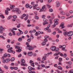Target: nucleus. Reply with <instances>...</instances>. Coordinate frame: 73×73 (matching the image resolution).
Wrapping results in <instances>:
<instances>
[{
    "mask_svg": "<svg viewBox=\"0 0 73 73\" xmlns=\"http://www.w3.org/2000/svg\"><path fill=\"white\" fill-rule=\"evenodd\" d=\"M44 42H47L48 41V40L46 38H44Z\"/></svg>",
    "mask_w": 73,
    "mask_h": 73,
    "instance_id": "nucleus-57",
    "label": "nucleus"
},
{
    "mask_svg": "<svg viewBox=\"0 0 73 73\" xmlns=\"http://www.w3.org/2000/svg\"><path fill=\"white\" fill-rule=\"evenodd\" d=\"M36 33H37L38 35H40V31H38V32H36Z\"/></svg>",
    "mask_w": 73,
    "mask_h": 73,
    "instance_id": "nucleus-35",
    "label": "nucleus"
},
{
    "mask_svg": "<svg viewBox=\"0 0 73 73\" xmlns=\"http://www.w3.org/2000/svg\"><path fill=\"white\" fill-rule=\"evenodd\" d=\"M46 42H43L41 43V45L42 46H45L46 45Z\"/></svg>",
    "mask_w": 73,
    "mask_h": 73,
    "instance_id": "nucleus-18",
    "label": "nucleus"
},
{
    "mask_svg": "<svg viewBox=\"0 0 73 73\" xmlns=\"http://www.w3.org/2000/svg\"><path fill=\"white\" fill-rule=\"evenodd\" d=\"M38 6V4H34L33 5V9H36V7Z\"/></svg>",
    "mask_w": 73,
    "mask_h": 73,
    "instance_id": "nucleus-5",
    "label": "nucleus"
},
{
    "mask_svg": "<svg viewBox=\"0 0 73 73\" xmlns=\"http://www.w3.org/2000/svg\"><path fill=\"white\" fill-rule=\"evenodd\" d=\"M67 26L68 27H72V25L71 24H70V25H67Z\"/></svg>",
    "mask_w": 73,
    "mask_h": 73,
    "instance_id": "nucleus-51",
    "label": "nucleus"
},
{
    "mask_svg": "<svg viewBox=\"0 0 73 73\" xmlns=\"http://www.w3.org/2000/svg\"><path fill=\"white\" fill-rule=\"evenodd\" d=\"M60 13L61 14V15H62L63 16L65 15V12H64L62 11H60Z\"/></svg>",
    "mask_w": 73,
    "mask_h": 73,
    "instance_id": "nucleus-7",
    "label": "nucleus"
},
{
    "mask_svg": "<svg viewBox=\"0 0 73 73\" xmlns=\"http://www.w3.org/2000/svg\"><path fill=\"white\" fill-rule=\"evenodd\" d=\"M15 59V58L14 57H13L11 58V61H13Z\"/></svg>",
    "mask_w": 73,
    "mask_h": 73,
    "instance_id": "nucleus-33",
    "label": "nucleus"
},
{
    "mask_svg": "<svg viewBox=\"0 0 73 73\" xmlns=\"http://www.w3.org/2000/svg\"><path fill=\"white\" fill-rule=\"evenodd\" d=\"M69 13H70L71 14H72V13H73V11L72 10H70L69 11Z\"/></svg>",
    "mask_w": 73,
    "mask_h": 73,
    "instance_id": "nucleus-54",
    "label": "nucleus"
},
{
    "mask_svg": "<svg viewBox=\"0 0 73 73\" xmlns=\"http://www.w3.org/2000/svg\"><path fill=\"white\" fill-rule=\"evenodd\" d=\"M13 48L12 47H11L8 50L7 52L9 53H11L12 52V50L11 49H12Z\"/></svg>",
    "mask_w": 73,
    "mask_h": 73,
    "instance_id": "nucleus-8",
    "label": "nucleus"
},
{
    "mask_svg": "<svg viewBox=\"0 0 73 73\" xmlns=\"http://www.w3.org/2000/svg\"><path fill=\"white\" fill-rule=\"evenodd\" d=\"M61 19H65V17L64 16H62L60 17Z\"/></svg>",
    "mask_w": 73,
    "mask_h": 73,
    "instance_id": "nucleus-58",
    "label": "nucleus"
},
{
    "mask_svg": "<svg viewBox=\"0 0 73 73\" xmlns=\"http://www.w3.org/2000/svg\"><path fill=\"white\" fill-rule=\"evenodd\" d=\"M26 45H27V46H26V48L27 49V48H28L29 47V46H30V45H29V43L27 42L26 43Z\"/></svg>",
    "mask_w": 73,
    "mask_h": 73,
    "instance_id": "nucleus-17",
    "label": "nucleus"
},
{
    "mask_svg": "<svg viewBox=\"0 0 73 73\" xmlns=\"http://www.w3.org/2000/svg\"><path fill=\"white\" fill-rule=\"evenodd\" d=\"M41 66L42 68H45V66L44 64H41Z\"/></svg>",
    "mask_w": 73,
    "mask_h": 73,
    "instance_id": "nucleus-37",
    "label": "nucleus"
},
{
    "mask_svg": "<svg viewBox=\"0 0 73 73\" xmlns=\"http://www.w3.org/2000/svg\"><path fill=\"white\" fill-rule=\"evenodd\" d=\"M21 24H18L17 26V28H20V25H21Z\"/></svg>",
    "mask_w": 73,
    "mask_h": 73,
    "instance_id": "nucleus-47",
    "label": "nucleus"
},
{
    "mask_svg": "<svg viewBox=\"0 0 73 73\" xmlns=\"http://www.w3.org/2000/svg\"><path fill=\"white\" fill-rule=\"evenodd\" d=\"M64 23H62L61 24L60 26V27H61L62 29V28L63 29L64 28H65V27L64 26Z\"/></svg>",
    "mask_w": 73,
    "mask_h": 73,
    "instance_id": "nucleus-9",
    "label": "nucleus"
},
{
    "mask_svg": "<svg viewBox=\"0 0 73 73\" xmlns=\"http://www.w3.org/2000/svg\"><path fill=\"white\" fill-rule=\"evenodd\" d=\"M4 67L5 69H8V66H7L6 65L4 66Z\"/></svg>",
    "mask_w": 73,
    "mask_h": 73,
    "instance_id": "nucleus-39",
    "label": "nucleus"
},
{
    "mask_svg": "<svg viewBox=\"0 0 73 73\" xmlns=\"http://www.w3.org/2000/svg\"><path fill=\"white\" fill-rule=\"evenodd\" d=\"M48 37H49V36H44L45 38H46H46H48Z\"/></svg>",
    "mask_w": 73,
    "mask_h": 73,
    "instance_id": "nucleus-55",
    "label": "nucleus"
},
{
    "mask_svg": "<svg viewBox=\"0 0 73 73\" xmlns=\"http://www.w3.org/2000/svg\"><path fill=\"white\" fill-rule=\"evenodd\" d=\"M13 17L14 19H17V16L16 15H14L13 16Z\"/></svg>",
    "mask_w": 73,
    "mask_h": 73,
    "instance_id": "nucleus-40",
    "label": "nucleus"
},
{
    "mask_svg": "<svg viewBox=\"0 0 73 73\" xmlns=\"http://www.w3.org/2000/svg\"><path fill=\"white\" fill-rule=\"evenodd\" d=\"M35 18L36 19V20H38V19H39V17L36 15L35 16Z\"/></svg>",
    "mask_w": 73,
    "mask_h": 73,
    "instance_id": "nucleus-24",
    "label": "nucleus"
},
{
    "mask_svg": "<svg viewBox=\"0 0 73 73\" xmlns=\"http://www.w3.org/2000/svg\"><path fill=\"white\" fill-rule=\"evenodd\" d=\"M58 69H59L60 70H62V68L60 66H59L58 67Z\"/></svg>",
    "mask_w": 73,
    "mask_h": 73,
    "instance_id": "nucleus-27",
    "label": "nucleus"
},
{
    "mask_svg": "<svg viewBox=\"0 0 73 73\" xmlns=\"http://www.w3.org/2000/svg\"><path fill=\"white\" fill-rule=\"evenodd\" d=\"M50 49L52 51H55L56 47V46H52L50 48Z\"/></svg>",
    "mask_w": 73,
    "mask_h": 73,
    "instance_id": "nucleus-4",
    "label": "nucleus"
},
{
    "mask_svg": "<svg viewBox=\"0 0 73 73\" xmlns=\"http://www.w3.org/2000/svg\"><path fill=\"white\" fill-rule=\"evenodd\" d=\"M29 6V5L28 4H27L26 5V7H27V8H28Z\"/></svg>",
    "mask_w": 73,
    "mask_h": 73,
    "instance_id": "nucleus-53",
    "label": "nucleus"
},
{
    "mask_svg": "<svg viewBox=\"0 0 73 73\" xmlns=\"http://www.w3.org/2000/svg\"><path fill=\"white\" fill-rule=\"evenodd\" d=\"M47 7L48 8H50V7H51V6H50V5H47Z\"/></svg>",
    "mask_w": 73,
    "mask_h": 73,
    "instance_id": "nucleus-59",
    "label": "nucleus"
},
{
    "mask_svg": "<svg viewBox=\"0 0 73 73\" xmlns=\"http://www.w3.org/2000/svg\"><path fill=\"white\" fill-rule=\"evenodd\" d=\"M33 49H34V48H33V47L32 46L29 47L28 48V49L29 50H32Z\"/></svg>",
    "mask_w": 73,
    "mask_h": 73,
    "instance_id": "nucleus-11",
    "label": "nucleus"
},
{
    "mask_svg": "<svg viewBox=\"0 0 73 73\" xmlns=\"http://www.w3.org/2000/svg\"><path fill=\"white\" fill-rule=\"evenodd\" d=\"M58 22H54V24L55 25H58Z\"/></svg>",
    "mask_w": 73,
    "mask_h": 73,
    "instance_id": "nucleus-61",
    "label": "nucleus"
},
{
    "mask_svg": "<svg viewBox=\"0 0 73 73\" xmlns=\"http://www.w3.org/2000/svg\"><path fill=\"white\" fill-rule=\"evenodd\" d=\"M44 68L45 69H48V68H50V66H45Z\"/></svg>",
    "mask_w": 73,
    "mask_h": 73,
    "instance_id": "nucleus-43",
    "label": "nucleus"
},
{
    "mask_svg": "<svg viewBox=\"0 0 73 73\" xmlns=\"http://www.w3.org/2000/svg\"><path fill=\"white\" fill-rule=\"evenodd\" d=\"M46 24H48V22H45L43 23V25H45Z\"/></svg>",
    "mask_w": 73,
    "mask_h": 73,
    "instance_id": "nucleus-31",
    "label": "nucleus"
},
{
    "mask_svg": "<svg viewBox=\"0 0 73 73\" xmlns=\"http://www.w3.org/2000/svg\"><path fill=\"white\" fill-rule=\"evenodd\" d=\"M59 6H60V2H57L56 3V7L57 8V7H59Z\"/></svg>",
    "mask_w": 73,
    "mask_h": 73,
    "instance_id": "nucleus-14",
    "label": "nucleus"
},
{
    "mask_svg": "<svg viewBox=\"0 0 73 73\" xmlns=\"http://www.w3.org/2000/svg\"><path fill=\"white\" fill-rule=\"evenodd\" d=\"M58 54H60V53H56L54 54V56H57V55H58Z\"/></svg>",
    "mask_w": 73,
    "mask_h": 73,
    "instance_id": "nucleus-30",
    "label": "nucleus"
},
{
    "mask_svg": "<svg viewBox=\"0 0 73 73\" xmlns=\"http://www.w3.org/2000/svg\"><path fill=\"white\" fill-rule=\"evenodd\" d=\"M28 68L29 70H32V68L31 66H29L28 67Z\"/></svg>",
    "mask_w": 73,
    "mask_h": 73,
    "instance_id": "nucleus-32",
    "label": "nucleus"
},
{
    "mask_svg": "<svg viewBox=\"0 0 73 73\" xmlns=\"http://www.w3.org/2000/svg\"><path fill=\"white\" fill-rule=\"evenodd\" d=\"M3 31H5L4 28L3 27V26H1L0 27V33H3Z\"/></svg>",
    "mask_w": 73,
    "mask_h": 73,
    "instance_id": "nucleus-2",
    "label": "nucleus"
},
{
    "mask_svg": "<svg viewBox=\"0 0 73 73\" xmlns=\"http://www.w3.org/2000/svg\"><path fill=\"white\" fill-rule=\"evenodd\" d=\"M66 15L67 17H69V16H70V14L68 13H66Z\"/></svg>",
    "mask_w": 73,
    "mask_h": 73,
    "instance_id": "nucleus-25",
    "label": "nucleus"
},
{
    "mask_svg": "<svg viewBox=\"0 0 73 73\" xmlns=\"http://www.w3.org/2000/svg\"><path fill=\"white\" fill-rule=\"evenodd\" d=\"M4 57H7V54H4Z\"/></svg>",
    "mask_w": 73,
    "mask_h": 73,
    "instance_id": "nucleus-63",
    "label": "nucleus"
},
{
    "mask_svg": "<svg viewBox=\"0 0 73 73\" xmlns=\"http://www.w3.org/2000/svg\"><path fill=\"white\" fill-rule=\"evenodd\" d=\"M44 11V12L45 11V10H44L42 8L40 10V11H39V12H42V11Z\"/></svg>",
    "mask_w": 73,
    "mask_h": 73,
    "instance_id": "nucleus-29",
    "label": "nucleus"
},
{
    "mask_svg": "<svg viewBox=\"0 0 73 73\" xmlns=\"http://www.w3.org/2000/svg\"><path fill=\"white\" fill-rule=\"evenodd\" d=\"M59 48H57L55 49V52H58V51L59 50Z\"/></svg>",
    "mask_w": 73,
    "mask_h": 73,
    "instance_id": "nucleus-41",
    "label": "nucleus"
},
{
    "mask_svg": "<svg viewBox=\"0 0 73 73\" xmlns=\"http://www.w3.org/2000/svg\"><path fill=\"white\" fill-rule=\"evenodd\" d=\"M18 40L19 41H21L22 40V38H18Z\"/></svg>",
    "mask_w": 73,
    "mask_h": 73,
    "instance_id": "nucleus-48",
    "label": "nucleus"
},
{
    "mask_svg": "<svg viewBox=\"0 0 73 73\" xmlns=\"http://www.w3.org/2000/svg\"><path fill=\"white\" fill-rule=\"evenodd\" d=\"M58 19H56L54 20V22H58Z\"/></svg>",
    "mask_w": 73,
    "mask_h": 73,
    "instance_id": "nucleus-38",
    "label": "nucleus"
},
{
    "mask_svg": "<svg viewBox=\"0 0 73 73\" xmlns=\"http://www.w3.org/2000/svg\"><path fill=\"white\" fill-rule=\"evenodd\" d=\"M45 7L46 6L45 5H44L42 7V8L44 10L45 9Z\"/></svg>",
    "mask_w": 73,
    "mask_h": 73,
    "instance_id": "nucleus-62",
    "label": "nucleus"
},
{
    "mask_svg": "<svg viewBox=\"0 0 73 73\" xmlns=\"http://www.w3.org/2000/svg\"><path fill=\"white\" fill-rule=\"evenodd\" d=\"M68 73H73V70H70Z\"/></svg>",
    "mask_w": 73,
    "mask_h": 73,
    "instance_id": "nucleus-49",
    "label": "nucleus"
},
{
    "mask_svg": "<svg viewBox=\"0 0 73 73\" xmlns=\"http://www.w3.org/2000/svg\"><path fill=\"white\" fill-rule=\"evenodd\" d=\"M49 11L50 12H53V9H49Z\"/></svg>",
    "mask_w": 73,
    "mask_h": 73,
    "instance_id": "nucleus-46",
    "label": "nucleus"
},
{
    "mask_svg": "<svg viewBox=\"0 0 73 73\" xmlns=\"http://www.w3.org/2000/svg\"><path fill=\"white\" fill-rule=\"evenodd\" d=\"M36 8V10H37V11H39V10L40 9V8L39 7H37Z\"/></svg>",
    "mask_w": 73,
    "mask_h": 73,
    "instance_id": "nucleus-60",
    "label": "nucleus"
},
{
    "mask_svg": "<svg viewBox=\"0 0 73 73\" xmlns=\"http://www.w3.org/2000/svg\"><path fill=\"white\" fill-rule=\"evenodd\" d=\"M45 15H43L42 16V19H44V18H45Z\"/></svg>",
    "mask_w": 73,
    "mask_h": 73,
    "instance_id": "nucleus-50",
    "label": "nucleus"
},
{
    "mask_svg": "<svg viewBox=\"0 0 73 73\" xmlns=\"http://www.w3.org/2000/svg\"><path fill=\"white\" fill-rule=\"evenodd\" d=\"M46 56H43L42 58V60L43 61H45V60H46Z\"/></svg>",
    "mask_w": 73,
    "mask_h": 73,
    "instance_id": "nucleus-16",
    "label": "nucleus"
},
{
    "mask_svg": "<svg viewBox=\"0 0 73 73\" xmlns=\"http://www.w3.org/2000/svg\"><path fill=\"white\" fill-rule=\"evenodd\" d=\"M14 42H15V40H13L11 42V44H14Z\"/></svg>",
    "mask_w": 73,
    "mask_h": 73,
    "instance_id": "nucleus-64",
    "label": "nucleus"
},
{
    "mask_svg": "<svg viewBox=\"0 0 73 73\" xmlns=\"http://www.w3.org/2000/svg\"><path fill=\"white\" fill-rule=\"evenodd\" d=\"M63 47L66 48V46H65V45H63V46L59 45V48H60V49H61V48H63Z\"/></svg>",
    "mask_w": 73,
    "mask_h": 73,
    "instance_id": "nucleus-15",
    "label": "nucleus"
},
{
    "mask_svg": "<svg viewBox=\"0 0 73 73\" xmlns=\"http://www.w3.org/2000/svg\"><path fill=\"white\" fill-rule=\"evenodd\" d=\"M27 54L29 56H32L33 55V52H28Z\"/></svg>",
    "mask_w": 73,
    "mask_h": 73,
    "instance_id": "nucleus-6",
    "label": "nucleus"
},
{
    "mask_svg": "<svg viewBox=\"0 0 73 73\" xmlns=\"http://www.w3.org/2000/svg\"><path fill=\"white\" fill-rule=\"evenodd\" d=\"M11 31L13 33V35H14V36H15V31L13 30H11Z\"/></svg>",
    "mask_w": 73,
    "mask_h": 73,
    "instance_id": "nucleus-28",
    "label": "nucleus"
},
{
    "mask_svg": "<svg viewBox=\"0 0 73 73\" xmlns=\"http://www.w3.org/2000/svg\"><path fill=\"white\" fill-rule=\"evenodd\" d=\"M18 30L20 32V33H21V34H23L24 33L22 31H21L20 29H18Z\"/></svg>",
    "mask_w": 73,
    "mask_h": 73,
    "instance_id": "nucleus-36",
    "label": "nucleus"
},
{
    "mask_svg": "<svg viewBox=\"0 0 73 73\" xmlns=\"http://www.w3.org/2000/svg\"><path fill=\"white\" fill-rule=\"evenodd\" d=\"M37 11H35L34 12V14L35 16H37Z\"/></svg>",
    "mask_w": 73,
    "mask_h": 73,
    "instance_id": "nucleus-42",
    "label": "nucleus"
},
{
    "mask_svg": "<svg viewBox=\"0 0 73 73\" xmlns=\"http://www.w3.org/2000/svg\"><path fill=\"white\" fill-rule=\"evenodd\" d=\"M0 73H4V71L2 70V69H1L0 67Z\"/></svg>",
    "mask_w": 73,
    "mask_h": 73,
    "instance_id": "nucleus-34",
    "label": "nucleus"
},
{
    "mask_svg": "<svg viewBox=\"0 0 73 73\" xmlns=\"http://www.w3.org/2000/svg\"><path fill=\"white\" fill-rule=\"evenodd\" d=\"M68 3H69L70 4H72V1L71 0H69L68 1Z\"/></svg>",
    "mask_w": 73,
    "mask_h": 73,
    "instance_id": "nucleus-45",
    "label": "nucleus"
},
{
    "mask_svg": "<svg viewBox=\"0 0 73 73\" xmlns=\"http://www.w3.org/2000/svg\"><path fill=\"white\" fill-rule=\"evenodd\" d=\"M63 35L66 37L68 36V33L67 32H65L63 33Z\"/></svg>",
    "mask_w": 73,
    "mask_h": 73,
    "instance_id": "nucleus-12",
    "label": "nucleus"
},
{
    "mask_svg": "<svg viewBox=\"0 0 73 73\" xmlns=\"http://www.w3.org/2000/svg\"><path fill=\"white\" fill-rule=\"evenodd\" d=\"M18 9L17 8H15L12 11L13 13L14 12H17V10Z\"/></svg>",
    "mask_w": 73,
    "mask_h": 73,
    "instance_id": "nucleus-10",
    "label": "nucleus"
},
{
    "mask_svg": "<svg viewBox=\"0 0 73 73\" xmlns=\"http://www.w3.org/2000/svg\"><path fill=\"white\" fill-rule=\"evenodd\" d=\"M10 59H6L5 60L6 62L7 63V62H9V61H10Z\"/></svg>",
    "mask_w": 73,
    "mask_h": 73,
    "instance_id": "nucleus-21",
    "label": "nucleus"
},
{
    "mask_svg": "<svg viewBox=\"0 0 73 73\" xmlns=\"http://www.w3.org/2000/svg\"><path fill=\"white\" fill-rule=\"evenodd\" d=\"M17 13H18V14H20V13H21V11L19 9H18L17 11Z\"/></svg>",
    "mask_w": 73,
    "mask_h": 73,
    "instance_id": "nucleus-19",
    "label": "nucleus"
},
{
    "mask_svg": "<svg viewBox=\"0 0 73 73\" xmlns=\"http://www.w3.org/2000/svg\"><path fill=\"white\" fill-rule=\"evenodd\" d=\"M5 15H8V13H9L8 11L7 10H5Z\"/></svg>",
    "mask_w": 73,
    "mask_h": 73,
    "instance_id": "nucleus-22",
    "label": "nucleus"
},
{
    "mask_svg": "<svg viewBox=\"0 0 73 73\" xmlns=\"http://www.w3.org/2000/svg\"><path fill=\"white\" fill-rule=\"evenodd\" d=\"M0 37L1 38H2L3 40H5V38L4 37L3 35H1L0 36Z\"/></svg>",
    "mask_w": 73,
    "mask_h": 73,
    "instance_id": "nucleus-26",
    "label": "nucleus"
},
{
    "mask_svg": "<svg viewBox=\"0 0 73 73\" xmlns=\"http://www.w3.org/2000/svg\"><path fill=\"white\" fill-rule=\"evenodd\" d=\"M68 64H69V65H72V62H68Z\"/></svg>",
    "mask_w": 73,
    "mask_h": 73,
    "instance_id": "nucleus-56",
    "label": "nucleus"
},
{
    "mask_svg": "<svg viewBox=\"0 0 73 73\" xmlns=\"http://www.w3.org/2000/svg\"><path fill=\"white\" fill-rule=\"evenodd\" d=\"M15 5H10V8L11 9H14V8H15Z\"/></svg>",
    "mask_w": 73,
    "mask_h": 73,
    "instance_id": "nucleus-13",
    "label": "nucleus"
},
{
    "mask_svg": "<svg viewBox=\"0 0 73 73\" xmlns=\"http://www.w3.org/2000/svg\"><path fill=\"white\" fill-rule=\"evenodd\" d=\"M73 35V32L72 31H69L68 33V36H72Z\"/></svg>",
    "mask_w": 73,
    "mask_h": 73,
    "instance_id": "nucleus-3",
    "label": "nucleus"
},
{
    "mask_svg": "<svg viewBox=\"0 0 73 73\" xmlns=\"http://www.w3.org/2000/svg\"><path fill=\"white\" fill-rule=\"evenodd\" d=\"M37 61H41V58H37Z\"/></svg>",
    "mask_w": 73,
    "mask_h": 73,
    "instance_id": "nucleus-23",
    "label": "nucleus"
},
{
    "mask_svg": "<svg viewBox=\"0 0 73 73\" xmlns=\"http://www.w3.org/2000/svg\"><path fill=\"white\" fill-rule=\"evenodd\" d=\"M21 51V50L20 49H19L17 51V52H20Z\"/></svg>",
    "mask_w": 73,
    "mask_h": 73,
    "instance_id": "nucleus-52",
    "label": "nucleus"
},
{
    "mask_svg": "<svg viewBox=\"0 0 73 73\" xmlns=\"http://www.w3.org/2000/svg\"><path fill=\"white\" fill-rule=\"evenodd\" d=\"M21 66H27V64H25V61L24 59H22L21 60Z\"/></svg>",
    "mask_w": 73,
    "mask_h": 73,
    "instance_id": "nucleus-1",
    "label": "nucleus"
},
{
    "mask_svg": "<svg viewBox=\"0 0 73 73\" xmlns=\"http://www.w3.org/2000/svg\"><path fill=\"white\" fill-rule=\"evenodd\" d=\"M15 48H16V49H20V47L16 46H15Z\"/></svg>",
    "mask_w": 73,
    "mask_h": 73,
    "instance_id": "nucleus-44",
    "label": "nucleus"
},
{
    "mask_svg": "<svg viewBox=\"0 0 73 73\" xmlns=\"http://www.w3.org/2000/svg\"><path fill=\"white\" fill-rule=\"evenodd\" d=\"M12 15H10L7 18L8 20H10V19H11L12 18Z\"/></svg>",
    "mask_w": 73,
    "mask_h": 73,
    "instance_id": "nucleus-20",
    "label": "nucleus"
}]
</instances>
